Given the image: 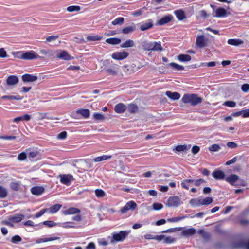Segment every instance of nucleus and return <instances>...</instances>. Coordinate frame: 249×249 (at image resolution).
<instances>
[{
	"label": "nucleus",
	"instance_id": "obj_1",
	"mask_svg": "<svg viewBox=\"0 0 249 249\" xmlns=\"http://www.w3.org/2000/svg\"><path fill=\"white\" fill-rule=\"evenodd\" d=\"M182 101L184 103L195 106L201 103L202 99L196 94H185L182 98Z\"/></svg>",
	"mask_w": 249,
	"mask_h": 249
},
{
	"label": "nucleus",
	"instance_id": "obj_2",
	"mask_svg": "<svg viewBox=\"0 0 249 249\" xmlns=\"http://www.w3.org/2000/svg\"><path fill=\"white\" fill-rule=\"evenodd\" d=\"M103 65L105 67V71L109 75L116 76L118 73L119 66L110 62L109 60H105L103 61Z\"/></svg>",
	"mask_w": 249,
	"mask_h": 249
},
{
	"label": "nucleus",
	"instance_id": "obj_3",
	"mask_svg": "<svg viewBox=\"0 0 249 249\" xmlns=\"http://www.w3.org/2000/svg\"><path fill=\"white\" fill-rule=\"evenodd\" d=\"M129 233V231H120L119 233H113L112 236H109L108 238L110 239V243L113 244L116 242H120L124 240Z\"/></svg>",
	"mask_w": 249,
	"mask_h": 249
},
{
	"label": "nucleus",
	"instance_id": "obj_4",
	"mask_svg": "<svg viewBox=\"0 0 249 249\" xmlns=\"http://www.w3.org/2000/svg\"><path fill=\"white\" fill-rule=\"evenodd\" d=\"M203 183H206V181L203 179H199L197 180L187 179L184 180L181 183V185L182 187L186 189H189V186L191 183L192 184H194L195 186H198Z\"/></svg>",
	"mask_w": 249,
	"mask_h": 249
},
{
	"label": "nucleus",
	"instance_id": "obj_5",
	"mask_svg": "<svg viewBox=\"0 0 249 249\" xmlns=\"http://www.w3.org/2000/svg\"><path fill=\"white\" fill-rule=\"evenodd\" d=\"M182 203L181 198L179 196H173L168 199L166 205L171 207H177Z\"/></svg>",
	"mask_w": 249,
	"mask_h": 249
},
{
	"label": "nucleus",
	"instance_id": "obj_6",
	"mask_svg": "<svg viewBox=\"0 0 249 249\" xmlns=\"http://www.w3.org/2000/svg\"><path fill=\"white\" fill-rule=\"evenodd\" d=\"M39 53L41 55L38 59H44L46 57H52L54 56L55 51L51 49H40Z\"/></svg>",
	"mask_w": 249,
	"mask_h": 249
},
{
	"label": "nucleus",
	"instance_id": "obj_7",
	"mask_svg": "<svg viewBox=\"0 0 249 249\" xmlns=\"http://www.w3.org/2000/svg\"><path fill=\"white\" fill-rule=\"evenodd\" d=\"M211 7L213 9V13H212L213 17H224L226 16L227 11L223 8H217L214 11L215 6L211 4Z\"/></svg>",
	"mask_w": 249,
	"mask_h": 249
},
{
	"label": "nucleus",
	"instance_id": "obj_8",
	"mask_svg": "<svg viewBox=\"0 0 249 249\" xmlns=\"http://www.w3.org/2000/svg\"><path fill=\"white\" fill-rule=\"evenodd\" d=\"M40 56L34 51L24 52L23 59L24 60H33L40 58Z\"/></svg>",
	"mask_w": 249,
	"mask_h": 249
},
{
	"label": "nucleus",
	"instance_id": "obj_9",
	"mask_svg": "<svg viewBox=\"0 0 249 249\" xmlns=\"http://www.w3.org/2000/svg\"><path fill=\"white\" fill-rule=\"evenodd\" d=\"M137 206V204L134 201H130L121 209L120 211L122 213H125L129 210H134Z\"/></svg>",
	"mask_w": 249,
	"mask_h": 249
},
{
	"label": "nucleus",
	"instance_id": "obj_10",
	"mask_svg": "<svg viewBox=\"0 0 249 249\" xmlns=\"http://www.w3.org/2000/svg\"><path fill=\"white\" fill-rule=\"evenodd\" d=\"M207 41V38L203 35H199L196 38V44L197 46L201 48L206 46Z\"/></svg>",
	"mask_w": 249,
	"mask_h": 249
},
{
	"label": "nucleus",
	"instance_id": "obj_11",
	"mask_svg": "<svg viewBox=\"0 0 249 249\" xmlns=\"http://www.w3.org/2000/svg\"><path fill=\"white\" fill-rule=\"evenodd\" d=\"M59 176L60 178V182L66 185H70L73 179V176L69 174L60 175Z\"/></svg>",
	"mask_w": 249,
	"mask_h": 249
},
{
	"label": "nucleus",
	"instance_id": "obj_12",
	"mask_svg": "<svg viewBox=\"0 0 249 249\" xmlns=\"http://www.w3.org/2000/svg\"><path fill=\"white\" fill-rule=\"evenodd\" d=\"M128 53L126 52H115L112 54V58L115 60H123L126 58Z\"/></svg>",
	"mask_w": 249,
	"mask_h": 249
},
{
	"label": "nucleus",
	"instance_id": "obj_13",
	"mask_svg": "<svg viewBox=\"0 0 249 249\" xmlns=\"http://www.w3.org/2000/svg\"><path fill=\"white\" fill-rule=\"evenodd\" d=\"M173 19V17L171 15H166L157 21V24L159 25H163L170 22Z\"/></svg>",
	"mask_w": 249,
	"mask_h": 249
},
{
	"label": "nucleus",
	"instance_id": "obj_14",
	"mask_svg": "<svg viewBox=\"0 0 249 249\" xmlns=\"http://www.w3.org/2000/svg\"><path fill=\"white\" fill-rule=\"evenodd\" d=\"M21 78L24 82H33L37 79V77L30 74H25L22 76Z\"/></svg>",
	"mask_w": 249,
	"mask_h": 249
},
{
	"label": "nucleus",
	"instance_id": "obj_15",
	"mask_svg": "<svg viewBox=\"0 0 249 249\" xmlns=\"http://www.w3.org/2000/svg\"><path fill=\"white\" fill-rule=\"evenodd\" d=\"M56 57L64 60H70L73 58L66 51H60L59 54L56 55Z\"/></svg>",
	"mask_w": 249,
	"mask_h": 249
},
{
	"label": "nucleus",
	"instance_id": "obj_16",
	"mask_svg": "<svg viewBox=\"0 0 249 249\" xmlns=\"http://www.w3.org/2000/svg\"><path fill=\"white\" fill-rule=\"evenodd\" d=\"M19 81L18 77L16 75H10L6 79V84L8 86H14Z\"/></svg>",
	"mask_w": 249,
	"mask_h": 249
},
{
	"label": "nucleus",
	"instance_id": "obj_17",
	"mask_svg": "<svg viewBox=\"0 0 249 249\" xmlns=\"http://www.w3.org/2000/svg\"><path fill=\"white\" fill-rule=\"evenodd\" d=\"M239 180V176L235 174H231L226 178V180L232 185H235V183Z\"/></svg>",
	"mask_w": 249,
	"mask_h": 249
},
{
	"label": "nucleus",
	"instance_id": "obj_18",
	"mask_svg": "<svg viewBox=\"0 0 249 249\" xmlns=\"http://www.w3.org/2000/svg\"><path fill=\"white\" fill-rule=\"evenodd\" d=\"M44 188L42 186H35L31 189V192L32 194L36 196H39L44 192Z\"/></svg>",
	"mask_w": 249,
	"mask_h": 249
},
{
	"label": "nucleus",
	"instance_id": "obj_19",
	"mask_svg": "<svg viewBox=\"0 0 249 249\" xmlns=\"http://www.w3.org/2000/svg\"><path fill=\"white\" fill-rule=\"evenodd\" d=\"M24 217V215L22 214H18L9 216L8 219L9 221H12L15 223H18L20 222Z\"/></svg>",
	"mask_w": 249,
	"mask_h": 249
},
{
	"label": "nucleus",
	"instance_id": "obj_20",
	"mask_svg": "<svg viewBox=\"0 0 249 249\" xmlns=\"http://www.w3.org/2000/svg\"><path fill=\"white\" fill-rule=\"evenodd\" d=\"M136 30V25L134 23H132L129 26L124 28L122 30V32L124 34H129L132 33Z\"/></svg>",
	"mask_w": 249,
	"mask_h": 249
},
{
	"label": "nucleus",
	"instance_id": "obj_21",
	"mask_svg": "<svg viewBox=\"0 0 249 249\" xmlns=\"http://www.w3.org/2000/svg\"><path fill=\"white\" fill-rule=\"evenodd\" d=\"M228 44L234 46H239L244 43V41L240 39H230L228 40Z\"/></svg>",
	"mask_w": 249,
	"mask_h": 249
},
{
	"label": "nucleus",
	"instance_id": "obj_22",
	"mask_svg": "<svg viewBox=\"0 0 249 249\" xmlns=\"http://www.w3.org/2000/svg\"><path fill=\"white\" fill-rule=\"evenodd\" d=\"M212 175L216 179H223L225 176L224 172L221 170L215 171L213 172Z\"/></svg>",
	"mask_w": 249,
	"mask_h": 249
},
{
	"label": "nucleus",
	"instance_id": "obj_23",
	"mask_svg": "<svg viewBox=\"0 0 249 249\" xmlns=\"http://www.w3.org/2000/svg\"><path fill=\"white\" fill-rule=\"evenodd\" d=\"M126 110V106L123 103L117 104L114 107V110L118 113H122Z\"/></svg>",
	"mask_w": 249,
	"mask_h": 249
},
{
	"label": "nucleus",
	"instance_id": "obj_24",
	"mask_svg": "<svg viewBox=\"0 0 249 249\" xmlns=\"http://www.w3.org/2000/svg\"><path fill=\"white\" fill-rule=\"evenodd\" d=\"M165 95L172 100H178L180 97V95L178 92H172L170 91H167L165 93Z\"/></svg>",
	"mask_w": 249,
	"mask_h": 249
},
{
	"label": "nucleus",
	"instance_id": "obj_25",
	"mask_svg": "<svg viewBox=\"0 0 249 249\" xmlns=\"http://www.w3.org/2000/svg\"><path fill=\"white\" fill-rule=\"evenodd\" d=\"M196 232V230L195 229L193 228H189L182 231L181 232V235L184 236L188 237L195 234Z\"/></svg>",
	"mask_w": 249,
	"mask_h": 249
},
{
	"label": "nucleus",
	"instance_id": "obj_26",
	"mask_svg": "<svg viewBox=\"0 0 249 249\" xmlns=\"http://www.w3.org/2000/svg\"><path fill=\"white\" fill-rule=\"evenodd\" d=\"M153 25L152 20L149 19L147 22L142 23L141 25L140 28L142 31H145L151 28Z\"/></svg>",
	"mask_w": 249,
	"mask_h": 249
},
{
	"label": "nucleus",
	"instance_id": "obj_27",
	"mask_svg": "<svg viewBox=\"0 0 249 249\" xmlns=\"http://www.w3.org/2000/svg\"><path fill=\"white\" fill-rule=\"evenodd\" d=\"M80 212V210L76 208L71 207L69 208L67 210L63 212V213L65 215H70V214H74L76 213H78Z\"/></svg>",
	"mask_w": 249,
	"mask_h": 249
},
{
	"label": "nucleus",
	"instance_id": "obj_28",
	"mask_svg": "<svg viewBox=\"0 0 249 249\" xmlns=\"http://www.w3.org/2000/svg\"><path fill=\"white\" fill-rule=\"evenodd\" d=\"M163 50V48L161 45L160 42H153L152 50L153 51H160L161 52Z\"/></svg>",
	"mask_w": 249,
	"mask_h": 249
},
{
	"label": "nucleus",
	"instance_id": "obj_29",
	"mask_svg": "<svg viewBox=\"0 0 249 249\" xmlns=\"http://www.w3.org/2000/svg\"><path fill=\"white\" fill-rule=\"evenodd\" d=\"M174 14L179 20H182L186 18L184 12L182 10H177L174 11Z\"/></svg>",
	"mask_w": 249,
	"mask_h": 249
},
{
	"label": "nucleus",
	"instance_id": "obj_30",
	"mask_svg": "<svg viewBox=\"0 0 249 249\" xmlns=\"http://www.w3.org/2000/svg\"><path fill=\"white\" fill-rule=\"evenodd\" d=\"M135 67V65L134 64L130 66L125 65L123 67V70L127 74H130L134 71L133 69Z\"/></svg>",
	"mask_w": 249,
	"mask_h": 249
},
{
	"label": "nucleus",
	"instance_id": "obj_31",
	"mask_svg": "<svg viewBox=\"0 0 249 249\" xmlns=\"http://www.w3.org/2000/svg\"><path fill=\"white\" fill-rule=\"evenodd\" d=\"M190 145H179L177 146L173 150H175L178 152H186L190 149Z\"/></svg>",
	"mask_w": 249,
	"mask_h": 249
},
{
	"label": "nucleus",
	"instance_id": "obj_32",
	"mask_svg": "<svg viewBox=\"0 0 249 249\" xmlns=\"http://www.w3.org/2000/svg\"><path fill=\"white\" fill-rule=\"evenodd\" d=\"M79 115H81L84 118H88L89 117L90 111L88 109H81L77 110Z\"/></svg>",
	"mask_w": 249,
	"mask_h": 249
},
{
	"label": "nucleus",
	"instance_id": "obj_33",
	"mask_svg": "<svg viewBox=\"0 0 249 249\" xmlns=\"http://www.w3.org/2000/svg\"><path fill=\"white\" fill-rule=\"evenodd\" d=\"M231 248L233 249L236 248H245V243L242 241H238L233 242L231 245Z\"/></svg>",
	"mask_w": 249,
	"mask_h": 249
},
{
	"label": "nucleus",
	"instance_id": "obj_34",
	"mask_svg": "<svg viewBox=\"0 0 249 249\" xmlns=\"http://www.w3.org/2000/svg\"><path fill=\"white\" fill-rule=\"evenodd\" d=\"M152 42L148 41H144L142 42V46L143 50L145 51H151L152 47Z\"/></svg>",
	"mask_w": 249,
	"mask_h": 249
},
{
	"label": "nucleus",
	"instance_id": "obj_35",
	"mask_svg": "<svg viewBox=\"0 0 249 249\" xmlns=\"http://www.w3.org/2000/svg\"><path fill=\"white\" fill-rule=\"evenodd\" d=\"M178 59L181 62H188L191 60V57L188 54H180L177 56Z\"/></svg>",
	"mask_w": 249,
	"mask_h": 249
},
{
	"label": "nucleus",
	"instance_id": "obj_36",
	"mask_svg": "<svg viewBox=\"0 0 249 249\" xmlns=\"http://www.w3.org/2000/svg\"><path fill=\"white\" fill-rule=\"evenodd\" d=\"M135 46L134 42L131 39L126 40L124 43H122L120 46L121 48L132 47Z\"/></svg>",
	"mask_w": 249,
	"mask_h": 249
},
{
	"label": "nucleus",
	"instance_id": "obj_37",
	"mask_svg": "<svg viewBox=\"0 0 249 249\" xmlns=\"http://www.w3.org/2000/svg\"><path fill=\"white\" fill-rule=\"evenodd\" d=\"M2 99H9V100H20L23 99V97L19 96V95H4L1 97Z\"/></svg>",
	"mask_w": 249,
	"mask_h": 249
},
{
	"label": "nucleus",
	"instance_id": "obj_38",
	"mask_svg": "<svg viewBox=\"0 0 249 249\" xmlns=\"http://www.w3.org/2000/svg\"><path fill=\"white\" fill-rule=\"evenodd\" d=\"M121 41V40L118 38H110L106 40L107 43L111 45L119 44Z\"/></svg>",
	"mask_w": 249,
	"mask_h": 249
},
{
	"label": "nucleus",
	"instance_id": "obj_39",
	"mask_svg": "<svg viewBox=\"0 0 249 249\" xmlns=\"http://www.w3.org/2000/svg\"><path fill=\"white\" fill-rule=\"evenodd\" d=\"M190 204L192 206L199 207L201 206V199L199 198H193L189 201Z\"/></svg>",
	"mask_w": 249,
	"mask_h": 249
},
{
	"label": "nucleus",
	"instance_id": "obj_40",
	"mask_svg": "<svg viewBox=\"0 0 249 249\" xmlns=\"http://www.w3.org/2000/svg\"><path fill=\"white\" fill-rule=\"evenodd\" d=\"M111 158L110 155H103L102 156L98 157L93 159L95 162H100L103 160H105L108 159H110Z\"/></svg>",
	"mask_w": 249,
	"mask_h": 249
},
{
	"label": "nucleus",
	"instance_id": "obj_41",
	"mask_svg": "<svg viewBox=\"0 0 249 249\" xmlns=\"http://www.w3.org/2000/svg\"><path fill=\"white\" fill-rule=\"evenodd\" d=\"M10 187L12 190L15 191H18L20 189V183L19 182H11L10 184Z\"/></svg>",
	"mask_w": 249,
	"mask_h": 249
},
{
	"label": "nucleus",
	"instance_id": "obj_42",
	"mask_svg": "<svg viewBox=\"0 0 249 249\" xmlns=\"http://www.w3.org/2000/svg\"><path fill=\"white\" fill-rule=\"evenodd\" d=\"M8 195V191L6 188L2 186H0V198H4Z\"/></svg>",
	"mask_w": 249,
	"mask_h": 249
},
{
	"label": "nucleus",
	"instance_id": "obj_43",
	"mask_svg": "<svg viewBox=\"0 0 249 249\" xmlns=\"http://www.w3.org/2000/svg\"><path fill=\"white\" fill-rule=\"evenodd\" d=\"M138 110V107L137 105L133 104H131L128 105V111L131 113H134Z\"/></svg>",
	"mask_w": 249,
	"mask_h": 249
},
{
	"label": "nucleus",
	"instance_id": "obj_44",
	"mask_svg": "<svg viewBox=\"0 0 249 249\" xmlns=\"http://www.w3.org/2000/svg\"><path fill=\"white\" fill-rule=\"evenodd\" d=\"M61 207V205L57 204L50 207L49 210L51 213H56Z\"/></svg>",
	"mask_w": 249,
	"mask_h": 249
},
{
	"label": "nucleus",
	"instance_id": "obj_45",
	"mask_svg": "<svg viewBox=\"0 0 249 249\" xmlns=\"http://www.w3.org/2000/svg\"><path fill=\"white\" fill-rule=\"evenodd\" d=\"M168 65L170 66L173 69H175L178 71H182V70H183L184 69V68L183 66L180 65L179 64H178L174 63V62L169 63L168 64Z\"/></svg>",
	"mask_w": 249,
	"mask_h": 249
},
{
	"label": "nucleus",
	"instance_id": "obj_46",
	"mask_svg": "<svg viewBox=\"0 0 249 249\" xmlns=\"http://www.w3.org/2000/svg\"><path fill=\"white\" fill-rule=\"evenodd\" d=\"M102 38V36H88L87 39L89 41H95L100 40Z\"/></svg>",
	"mask_w": 249,
	"mask_h": 249
},
{
	"label": "nucleus",
	"instance_id": "obj_47",
	"mask_svg": "<svg viewBox=\"0 0 249 249\" xmlns=\"http://www.w3.org/2000/svg\"><path fill=\"white\" fill-rule=\"evenodd\" d=\"M213 202V198L210 197H207L204 199H201V205H208L210 204Z\"/></svg>",
	"mask_w": 249,
	"mask_h": 249
},
{
	"label": "nucleus",
	"instance_id": "obj_48",
	"mask_svg": "<svg viewBox=\"0 0 249 249\" xmlns=\"http://www.w3.org/2000/svg\"><path fill=\"white\" fill-rule=\"evenodd\" d=\"M124 21V18L119 17L116 18L112 22V24L114 25H121Z\"/></svg>",
	"mask_w": 249,
	"mask_h": 249
},
{
	"label": "nucleus",
	"instance_id": "obj_49",
	"mask_svg": "<svg viewBox=\"0 0 249 249\" xmlns=\"http://www.w3.org/2000/svg\"><path fill=\"white\" fill-rule=\"evenodd\" d=\"M28 157L34 158L39 155V153L36 150L29 151L27 152Z\"/></svg>",
	"mask_w": 249,
	"mask_h": 249
},
{
	"label": "nucleus",
	"instance_id": "obj_50",
	"mask_svg": "<svg viewBox=\"0 0 249 249\" xmlns=\"http://www.w3.org/2000/svg\"><path fill=\"white\" fill-rule=\"evenodd\" d=\"M221 149L220 146L217 144H213L209 146V150L212 152H217Z\"/></svg>",
	"mask_w": 249,
	"mask_h": 249
},
{
	"label": "nucleus",
	"instance_id": "obj_51",
	"mask_svg": "<svg viewBox=\"0 0 249 249\" xmlns=\"http://www.w3.org/2000/svg\"><path fill=\"white\" fill-rule=\"evenodd\" d=\"M93 117L96 121H102L105 119L104 115L98 113H95L93 115Z\"/></svg>",
	"mask_w": 249,
	"mask_h": 249
},
{
	"label": "nucleus",
	"instance_id": "obj_52",
	"mask_svg": "<svg viewBox=\"0 0 249 249\" xmlns=\"http://www.w3.org/2000/svg\"><path fill=\"white\" fill-rule=\"evenodd\" d=\"M80 10L81 7L79 6H70L67 8V10L69 12L79 11Z\"/></svg>",
	"mask_w": 249,
	"mask_h": 249
},
{
	"label": "nucleus",
	"instance_id": "obj_53",
	"mask_svg": "<svg viewBox=\"0 0 249 249\" xmlns=\"http://www.w3.org/2000/svg\"><path fill=\"white\" fill-rule=\"evenodd\" d=\"M96 196L98 197H103L105 196V192L102 189H96L95 191Z\"/></svg>",
	"mask_w": 249,
	"mask_h": 249
},
{
	"label": "nucleus",
	"instance_id": "obj_54",
	"mask_svg": "<svg viewBox=\"0 0 249 249\" xmlns=\"http://www.w3.org/2000/svg\"><path fill=\"white\" fill-rule=\"evenodd\" d=\"M187 217V216H183L182 217H173V218H169L167 219V221L170 222H178L179 220H182V219L185 218Z\"/></svg>",
	"mask_w": 249,
	"mask_h": 249
},
{
	"label": "nucleus",
	"instance_id": "obj_55",
	"mask_svg": "<svg viewBox=\"0 0 249 249\" xmlns=\"http://www.w3.org/2000/svg\"><path fill=\"white\" fill-rule=\"evenodd\" d=\"M182 229V228H181V227H177V228H171V229H169L168 230H165V231H163L162 232V233H171V232H176L177 231H179L181 230Z\"/></svg>",
	"mask_w": 249,
	"mask_h": 249
},
{
	"label": "nucleus",
	"instance_id": "obj_56",
	"mask_svg": "<svg viewBox=\"0 0 249 249\" xmlns=\"http://www.w3.org/2000/svg\"><path fill=\"white\" fill-rule=\"evenodd\" d=\"M198 233L205 239L208 240L210 237V234L208 232L205 231L203 230H200L198 231Z\"/></svg>",
	"mask_w": 249,
	"mask_h": 249
},
{
	"label": "nucleus",
	"instance_id": "obj_57",
	"mask_svg": "<svg viewBox=\"0 0 249 249\" xmlns=\"http://www.w3.org/2000/svg\"><path fill=\"white\" fill-rule=\"evenodd\" d=\"M58 37L59 36L58 35L54 36H49L46 38V42L53 43V42L55 41Z\"/></svg>",
	"mask_w": 249,
	"mask_h": 249
},
{
	"label": "nucleus",
	"instance_id": "obj_58",
	"mask_svg": "<svg viewBox=\"0 0 249 249\" xmlns=\"http://www.w3.org/2000/svg\"><path fill=\"white\" fill-rule=\"evenodd\" d=\"M175 241V239L174 238H172L170 236H165V237L164 238V241L163 242L164 243L166 244H170L172 243Z\"/></svg>",
	"mask_w": 249,
	"mask_h": 249
},
{
	"label": "nucleus",
	"instance_id": "obj_59",
	"mask_svg": "<svg viewBox=\"0 0 249 249\" xmlns=\"http://www.w3.org/2000/svg\"><path fill=\"white\" fill-rule=\"evenodd\" d=\"M24 52H17L13 53V55L15 58H19L23 59Z\"/></svg>",
	"mask_w": 249,
	"mask_h": 249
},
{
	"label": "nucleus",
	"instance_id": "obj_60",
	"mask_svg": "<svg viewBox=\"0 0 249 249\" xmlns=\"http://www.w3.org/2000/svg\"><path fill=\"white\" fill-rule=\"evenodd\" d=\"M21 238L19 235H15L11 238V242L13 243H18L21 242Z\"/></svg>",
	"mask_w": 249,
	"mask_h": 249
},
{
	"label": "nucleus",
	"instance_id": "obj_61",
	"mask_svg": "<svg viewBox=\"0 0 249 249\" xmlns=\"http://www.w3.org/2000/svg\"><path fill=\"white\" fill-rule=\"evenodd\" d=\"M43 224L49 227H52L57 225L56 223L54 222L53 221H45L43 222Z\"/></svg>",
	"mask_w": 249,
	"mask_h": 249
},
{
	"label": "nucleus",
	"instance_id": "obj_62",
	"mask_svg": "<svg viewBox=\"0 0 249 249\" xmlns=\"http://www.w3.org/2000/svg\"><path fill=\"white\" fill-rule=\"evenodd\" d=\"M224 105L231 107H234L236 106V103L232 101H227L224 102Z\"/></svg>",
	"mask_w": 249,
	"mask_h": 249
},
{
	"label": "nucleus",
	"instance_id": "obj_63",
	"mask_svg": "<svg viewBox=\"0 0 249 249\" xmlns=\"http://www.w3.org/2000/svg\"><path fill=\"white\" fill-rule=\"evenodd\" d=\"M163 208V205L161 203H154L153 204V208L155 210H159Z\"/></svg>",
	"mask_w": 249,
	"mask_h": 249
},
{
	"label": "nucleus",
	"instance_id": "obj_64",
	"mask_svg": "<svg viewBox=\"0 0 249 249\" xmlns=\"http://www.w3.org/2000/svg\"><path fill=\"white\" fill-rule=\"evenodd\" d=\"M241 89L244 92H248L249 90V84H244L241 87Z\"/></svg>",
	"mask_w": 249,
	"mask_h": 249
}]
</instances>
